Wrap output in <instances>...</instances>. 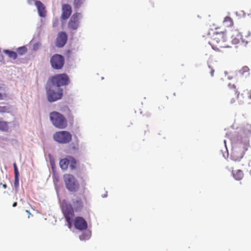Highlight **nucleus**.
I'll return each mask as SVG.
<instances>
[{"label": "nucleus", "mask_w": 251, "mask_h": 251, "mask_svg": "<svg viewBox=\"0 0 251 251\" xmlns=\"http://www.w3.org/2000/svg\"><path fill=\"white\" fill-rule=\"evenodd\" d=\"M209 44L215 50H220L221 49L229 47L226 35L223 32L213 33L209 41Z\"/></svg>", "instance_id": "obj_1"}, {"label": "nucleus", "mask_w": 251, "mask_h": 251, "mask_svg": "<svg viewBox=\"0 0 251 251\" xmlns=\"http://www.w3.org/2000/svg\"><path fill=\"white\" fill-rule=\"evenodd\" d=\"M50 119L52 125L59 129H65L68 126V121L65 117L58 112L53 111L50 113Z\"/></svg>", "instance_id": "obj_2"}, {"label": "nucleus", "mask_w": 251, "mask_h": 251, "mask_svg": "<svg viewBox=\"0 0 251 251\" xmlns=\"http://www.w3.org/2000/svg\"><path fill=\"white\" fill-rule=\"evenodd\" d=\"M61 210L68 227L70 229L72 226V221L75 217L74 208L70 203L64 200L62 202Z\"/></svg>", "instance_id": "obj_3"}, {"label": "nucleus", "mask_w": 251, "mask_h": 251, "mask_svg": "<svg viewBox=\"0 0 251 251\" xmlns=\"http://www.w3.org/2000/svg\"><path fill=\"white\" fill-rule=\"evenodd\" d=\"M63 180L67 189L71 192L78 190L79 184L75 177L71 174H66L63 176Z\"/></svg>", "instance_id": "obj_4"}, {"label": "nucleus", "mask_w": 251, "mask_h": 251, "mask_svg": "<svg viewBox=\"0 0 251 251\" xmlns=\"http://www.w3.org/2000/svg\"><path fill=\"white\" fill-rule=\"evenodd\" d=\"M53 138L54 141L59 144H66L72 141V135L69 131H59L53 134Z\"/></svg>", "instance_id": "obj_5"}, {"label": "nucleus", "mask_w": 251, "mask_h": 251, "mask_svg": "<svg viewBox=\"0 0 251 251\" xmlns=\"http://www.w3.org/2000/svg\"><path fill=\"white\" fill-rule=\"evenodd\" d=\"M50 80L52 85L56 86L58 88L68 85L70 82L69 76L65 74L55 75L52 76Z\"/></svg>", "instance_id": "obj_6"}, {"label": "nucleus", "mask_w": 251, "mask_h": 251, "mask_svg": "<svg viewBox=\"0 0 251 251\" xmlns=\"http://www.w3.org/2000/svg\"><path fill=\"white\" fill-rule=\"evenodd\" d=\"M63 90L62 88H58L55 91L53 89L47 88V99L49 102H52L62 99Z\"/></svg>", "instance_id": "obj_7"}, {"label": "nucleus", "mask_w": 251, "mask_h": 251, "mask_svg": "<svg viewBox=\"0 0 251 251\" xmlns=\"http://www.w3.org/2000/svg\"><path fill=\"white\" fill-rule=\"evenodd\" d=\"M88 204V200L85 196H83L82 198H77L75 200L73 201L74 211L80 212Z\"/></svg>", "instance_id": "obj_8"}, {"label": "nucleus", "mask_w": 251, "mask_h": 251, "mask_svg": "<svg viewBox=\"0 0 251 251\" xmlns=\"http://www.w3.org/2000/svg\"><path fill=\"white\" fill-rule=\"evenodd\" d=\"M50 62L53 69L59 70L63 67L65 60L62 55L55 54L51 57Z\"/></svg>", "instance_id": "obj_9"}, {"label": "nucleus", "mask_w": 251, "mask_h": 251, "mask_svg": "<svg viewBox=\"0 0 251 251\" xmlns=\"http://www.w3.org/2000/svg\"><path fill=\"white\" fill-rule=\"evenodd\" d=\"M80 15V13H75L72 15L68 23L69 28L73 30H76L78 28L79 24Z\"/></svg>", "instance_id": "obj_10"}, {"label": "nucleus", "mask_w": 251, "mask_h": 251, "mask_svg": "<svg viewBox=\"0 0 251 251\" xmlns=\"http://www.w3.org/2000/svg\"><path fill=\"white\" fill-rule=\"evenodd\" d=\"M74 225L75 228L83 230L87 228V223L86 221L81 217H76L74 221Z\"/></svg>", "instance_id": "obj_11"}, {"label": "nucleus", "mask_w": 251, "mask_h": 251, "mask_svg": "<svg viewBox=\"0 0 251 251\" xmlns=\"http://www.w3.org/2000/svg\"><path fill=\"white\" fill-rule=\"evenodd\" d=\"M67 35L65 32H60L58 34L56 40V45L59 48L63 47L67 42Z\"/></svg>", "instance_id": "obj_12"}, {"label": "nucleus", "mask_w": 251, "mask_h": 251, "mask_svg": "<svg viewBox=\"0 0 251 251\" xmlns=\"http://www.w3.org/2000/svg\"><path fill=\"white\" fill-rule=\"evenodd\" d=\"M62 10L61 19L64 20L68 19L72 13L71 6L68 4H63L62 6Z\"/></svg>", "instance_id": "obj_13"}, {"label": "nucleus", "mask_w": 251, "mask_h": 251, "mask_svg": "<svg viewBox=\"0 0 251 251\" xmlns=\"http://www.w3.org/2000/svg\"><path fill=\"white\" fill-rule=\"evenodd\" d=\"M241 33L238 30H234L231 32V42L233 44L236 45L240 43L242 38Z\"/></svg>", "instance_id": "obj_14"}, {"label": "nucleus", "mask_w": 251, "mask_h": 251, "mask_svg": "<svg viewBox=\"0 0 251 251\" xmlns=\"http://www.w3.org/2000/svg\"><path fill=\"white\" fill-rule=\"evenodd\" d=\"M35 4L37 8L39 15H40V16L42 17H45L46 11L43 4L40 1L35 0Z\"/></svg>", "instance_id": "obj_15"}, {"label": "nucleus", "mask_w": 251, "mask_h": 251, "mask_svg": "<svg viewBox=\"0 0 251 251\" xmlns=\"http://www.w3.org/2000/svg\"><path fill=\"white\" fill-rule=\"evenodd\" d=\"M228 87L229 88V90H231L232 91V93H233L234 95H235L234 98H233L230 99L229 102L230 104L234 103L238 97V92L236 88V86L234 84H229L228 85Z\"/></svg>", "instance_id": "obj_16"}, {"label": "nucleus", "mask_w": 251, "mask_h": 251, "mask_svg": "<svg viewBox=\"0 0 251 251\" xmlns=\"http://www.w3.org/2000/svg\"><path fill=\"white\" fill-rule=\"evenodd\" d=\"M69 156L66 158L62 159L60 160L59 165L60 168L63 170H66L69 165Z\"/></svg>", "instance_id": "obj_17"}, {"label": "nucleus", "mask_w": 251, "mask_h": 251, "mask_svg": "<svg viewBox=\"0 0 251 251\" xmlns=\"http://www.w3.org/2000/svg\"><path fill=\"white\" fill-rule=\"evenodd\" d=\"M232 176L237 180H241L244 177V173L241 170H238L235 172L232 171Z\"/></svg>", "instance_id": "obj_18"}, {"label": "nucleus", "mask_w": 251, "mask_h": 251, "mask_svg": "<svg viewBox=\"0 0 251 251\" xmlns=\"http://www.w3.org/2000/svg\"><path fill=\"white\" fill-rule=\"evenodd\" d=\"M69 165L72 170L76 168L77 163L76 160L73 157L69 156Z\"/></svg>", "instance_id": "obj_19"}, {"label": "nucleus", "mask_w": 251, "mask_h": 251, "mask_svg": "<svg viewBox=\"0 0 251 251\" xmlns=\"http://www.w3.org/2000/svg\"><path fill=\"white\" fill-rule=\"evenodd\" d=\"M223 23L226 27H231L233 25V22L232 19L228 16L225 18Z\"/></svg>", "instance_id": "obj_20"}, {"label": "nucleus", "mask_w": 251, "mask_h": 251, "mask_svg": "<svg viewBox=\"0 0 251 251\" xmlns=\"http://www.w3.org/2000/svg\"><path fill=\"white\" fill-rule=\"evenodd\" d=\"M0 130L6 131L8 130V124L7 122L0 119Z\"/></svg>", "instance_id": "obj_21"}, {"label": "nucleus", "mask_w": 251, "mask_h": 251, "mask_svg": "<svg viewBox=\"0 0 251 251\" xmlns=\"http://www.w3.org/2000/svg\"><path fill=\"white\" fill-rule=\"evenodd\" d=\"M86 0H74L73 5L74 8L78 9L84 3Z\"/></svg>", "instance_id": "obj_22"}, {"label": "nucleus", "mask_w": 251, "mask_h": 251, "mask_svg": "<svg viewBox=\"0 0 251 251\" xmlns=\"http://www.w3.org/2000/svg\"><path fill=\"white\" fill-rule=\"evenodd\" d=\"M4 52L6 53L10 58L15 59L17 57V54L16 52L9 50H5Z\"/></svg>", "instance_id": "obj_23"}, {"label": "nucleus", "mask_w": 251, "mask_h": 251, "mask_svg": "<svg viewBox=\"0 0 251 251\" xmlns=\"http://www.w3.org/2000/svg\"><path fill=\"white\" fill-rule=\"evenodd\" d=\"M7 97L5 89L0 87V100L5 99Z\"/></svg>", "instance_id": "obj_24"}, {"label": "nucleus", "mask_w": 251, "mask_h": 251, "mask_svg": "<svg viewBox=\"0 0 251 251\" xmlns=\"http://www.w3.org/2000/svg\"><path fill=\"white\" fill-rule=\"evenodd\" d=\"M14 186L17 190L19 186V175H14Z\"/></svg>", "instance_id": "obj_25"}, {"label": "nucleus", "mask_w": 251, "mask_h": 251, "mask_svg": "<svg viewBox=\"0 0 251 251\" xmlns=\"http://www.w3.org/2000/svg\"><path fill=\"white\" fill-rule=\"evenodd\" d=\"M17 51L20 55H23L27 51V49L25 47H21L18 49Z\"/></svg>", "instance_id": "obj_26"}, {"label": "nucleus", "mask_w": 251, "mask_h": 251, "mask_svg": "<svg viewBox=\"0 0 251 251\" xmlns=\"http://www.w3.org/2000/svg\"><path fill=\"white\" fill-rule=\"evenodd\" d=\"M250 69L247 66H244L241 70L239 71L241 75H244L245 73L249 74Z\"/></svg>", "instance_id": "obj_27"}, {"label": "nucleus", "mask_w": 251, "mask_h": 251, "mask_svg": "<svg viewBox=\"0 0 251 251\" xmlns=\"http://www.w3.org/2000/svg\"><path fill=\"white\" fill-rule=\"evenodd\" d=\"M9 110V108L6 106H0V113H5L8 112Z\"/></svg>", "instance_id": "obj_28"}, {"label": "nucleus", "mask_w": 251, "mask_h": 251, "mask_svg": "<svg viewBox=\"0 0 251 251\" xmlns=\"http://www.w3.org/2000/svg\"><path fill=\"white\" fill-rule=\"evenodd\" d=\"M234 153L233 152L232 153V154L231 155V157H232L233 159L235 161H237V160H239L241 158H242L243 157V155L241 153L239 156H238L237 158H234Z\"/></svg>", "instance_id": "obj_29"}, {"label": "nucleus", "mask_w": 251, "mask_h": 251, "mask_svg": "<svg viewBox=\"0 0 251 251\" xmlns=\"http://www.w3.org/2000/svg\"><path fill=\"white\" fill-rule=\"evenodd\" d=\"M14 169V175H19L18 167L17 166L16 163H14L13 164Z\"/></svg>", "instance_id": "obj_30"}, {"label": "nucleus", "mask_w": 251, "mask_h": 251, "mask_svg": "<svg viewBox=\"0 0 251 251\" xmlns=\"http://www.w3.org/2000/svg\"><path fill=\"white\" fill-rule=\"evenodd\" d=\"M50 164L51 166V167H52V169H53L55 167V161L53 158H50Z\"/></svg>", "instance_id": "obj_31"}, {"label": "nucleus", "mask_w": 251, "mask_h": 251, "mask_svg": "<svg viewBox=\"0 0 251 251\" xmlns=\"http://www.w3.org/2000/svg\"><path fill=\"white\" fill-rule=\"evenodd\" d=\"M246 93L247 95L248 99L251 100V90H247Z\"/></svg>", "instance_id": "obj_32"}, {"label": "nucleus", "mask_w": 251, "mask_h": 251, "mask_svg": "<svg viewBox=\"0 0 251 251\" xmlns=\"http://www.w3.org/2000/svg\"><path fill=\"white\" fill-rule=\"evenodd\" d=\"M209 72L211 76H213L214 73V70L211 68L210 66H208Z\"/></svg>", "instance_id": "obj_33"}, {"label": "nucleus", "mask_w": 251, "mask_h": 251, "mask_svg": "<svg viewBox=\"0 0 251 251\" xmlns=\"http://www.w3.org/2000/svg\"><path fill=\"white\" fill-rule=\"evenodd\" d=\"M0 185H1L4 189H6L7 187V186L6 184H3L1 182L0 183Z\"/></svg>", "instance_id": "obj_34"}, {"label": "nucleus", "mask_w": 251, "mask_h": 251, "mask_svg": "<svg viewBox=\"0 0 251 251\" xmlns=\"http://www.w3.org/2000/svg\"><path fill=\"white\" fill-rule=\"evenodd\" d=\"M34 0H28L27 1V2L29 4H32V2L34 1Z\"/></svg>", "instance_id": "obj_35"}, {"label": "nucleus", "mask_w": 251, "mask_h": 251, "mask_svg": "<svg viewBox=\"0 0 251 251\" xmlns=\"http://www.w3.org/2000/svg\"><path fill=\"white\" fill-rule=\"evenodd\" d=\"M17 202H15L13 204V207H16L17 206Z\"/></svg>", "instance_id": "obj_36"}]
</instances>
